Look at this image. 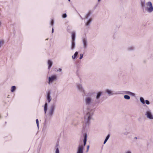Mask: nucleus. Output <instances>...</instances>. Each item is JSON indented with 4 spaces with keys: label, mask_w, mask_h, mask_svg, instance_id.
Segmentation results:
<instances>
[{
    "label": "nucleus",
    "mask_w": 153,
    "mask_h": 153,
    "mask_svg": "<svg viewBox=\"0 0 153 153\" xmlns=\"http://www.w3.org/2000/svg\"><path fill=\"white\" fill-rule=\"evenodd\" d=\"M94 110L93 109L89 108H87L85 112L84 122L85 124L84 128L86 126H88L90 123L91 120L93 119Z\"/></svg>",
    "instance_id": "1"
},
{
    "label": "nucleus",
    "mask_w": 153,
    "mask_h": 153,
    "mask_svg": "<svg viewBox=\"0 0 153 153\" xmlns=\"http://www.w3.org/2000/svg\"><path fill=\"white\" fill-rule=\"evenodd\" d=\"M88 94L87 95L85 99V105L88 107V108L93 106L94 105V100L92 97L90 96V94Z\"/></svg>",
    "instance_id": "2"
},
{
    "label": "nucleus",
    "mask_w": 153,
    "mask_h": 153,
    "mask_svg": "<svg viewBox=\"0 0 153 153\" xmlns=\"http://www.w3.org/2000/svg\"><path fill=\"white\" fill-rule=\"evenodd\" d=\"M147 7L146 10L148 13H151L153 11V7L151 1H149L146 4Z\"/></svg>",
    "instance_id": "3"
},
{
    "label": "nucleus",
    "mask_w": 153,
    "mask_h": 153,
    "mask_svg": "<svg viewBox=\"0 0 153 153\" xmlns=\"http://www.w3.org/2000/svg\"><path fill=\"white\" fill-rule=\"evenodd\" d=\"M55 109V105H51L48 112V115L50 117H52L54 114Z\"/></svg>",
    "instance_id": "4"
},
{
    "label": "nucleus",
    "mask_w": 153,
    "mask_h": 153,
    "mask_svg": "<svg viewBox=\"0 0 153 153\" xmlns=\"http://www.w3.org/2000/svg\"><path fill=\"white\" fill-rule=\"evenodd\" d=\"M105 92L106 93H107V94L109 96H111L114 95H116L120 93L119 92H115L113 91L111 89H107L105 90Z\"/></svg>",
    "instance_id": "5"
},
{
    "label": "nucleus",
    "mask_w": 153,
    "mask_h": 153,
    "mask_svg": "<svg viewBox=\"0 0 153 153\" xmlns=\"http://www.w3.org/2000/svg\"><path fill=\"white\" fill-rule=\"evenodd\" d=\"M102 92L101 91H99L97 93L96 97V100L95 101L94 104L99 103L100 102L99 99L102 94Z\"/></svg>",
    "instance_id": "6"
},
{
    "label": "nucleus",
    "mask_w": 153,
    "mask_h": 153,
    "mask_svg": "<svg viewBox=\"0 0 153 153\" xmlns=\"http://www.w3.org/2000/svg\"><path fill=\"white\" fill-rule=\"evenodd\" d=\"M145 115L147 117L150 119H153V115H152L151 111L148 109L146 112Z\"/></svg>",
    "instance_id": "7"
},
{
    "label": "nucleus",
    "mask_w": 153,
    "mask_h": 153,
    "mask_svg": "<svg viewBox=\"0 0 153 153\" xmlns=\"http://www.w3.org/2000/svg\"><path fill=\"white\" fill-rule=\"evenodd\" d=\"M83 48L85 49L87 47L88 42L87 39L86 37H83L82 38Z\"/></svg>",
    "instance_id": "8"
},
{
    "label": "nucleus",
    "mask_w": 153,
    "mask_h": 153,
    "mask_svg": "<svg viewBox=\"0 0 153 153\" xmlns=\"http://www.w3.org/2000/svg\"><path fill=\"white\" fill-rule=\"evenodd\" d=\"M84 146L82 145L79 144L77 148L76 153H83Z\"/></svg>",
    "instance_id": "9"
},
{
    "label": "nucleus",
    "mask_w": 153,
    "mask_h": 153,
    "mask_svg": "<svg viewBox=\"0 0 153 153\" xmlns=\"http://www.w3.org/2000/svg\"><path fill=\"white\" fill-rule=\"evenodd\" d=\"M76 86L78 90L84 93H85V91L81 85L79 83H77V84Z\"/></svg>",
    "instance_id": "10"
},
{
    "label": "nucleus",
    "mask_w": 153,
    "mask_h": 153,
    "mask_svg": "<svg viewBox=\"0 0 153 153\" xmlns=\"http://www.w3.org/2000/svg\"><path fill=\"white\" fill-rule=\"evenodd\" d=\"M56 75H52L51 77H49L48 78L49 79V82L48 83L49 84L50 82H52L53 81L56 79Z\"/></svg>",
    "instance_id": "11"
},
{
    "label": "nucleus",
    "mask_w": 153,
    "mask_h": 153,
    "mask_svg": "<svg viewBox=\"0 0 153 153\" xmlns=\"http://www.w3.org/2000/svg\"><path fill=\"white\" fill-rule=\"evenodd\" d=\"M130 128L127 127L124 129L123 131V134L124 135H127L130 133Z\"/></svg>",
    "instance_id": "12"
},
{
    "label": "nucleus",
    "mask_w": 153,
    "mask_h": 153,
    "mask_svg": "<svg viewBox=\"0 0 153 153\" xmlns=\"http://www.w3.org/2000/svg\"><path fill=\"white\" fill-rule=\"evenodd\" d=\"M51 93L50 92H48L47 94V99L48 101V102L49 103L51 101Z\"/></svg>",
    "instance_id": "13"
},
{
    "label": "nucleus",
    "mask_w": 153,
    "mask_h": 153,
    "mask_svg": "<svg viewBox=\"0 0 153 153\" xmlns=\"http://www.w3.org/2000/svg\"><path fill=\"white\" fill-rule=\"evenodd\" d=\"M84 139H83V144L84 146H85L86 145V141H87V134L86 133H85L83 134Z\"/></svg>",
    "instance_id": "14"
},
{
    "label": "nucleus",
    "mask_w": 153,
    "mask_h": 153,
    "mask_svg": "<svg viewBox=\"0 0 153 153\" xmlns=\"http://www.w3.org/2000/svg\"><path fill=\"white\" fill-rule=\"evenodd\" d=\"M75 41H71V49L73 50L74 49L75 47Z\"/></svg>",
    "instance_id": "15"
},
{
    "label": "nucleus",
    "mask_w": 153,
    "mask_h": 153,
    "mask_svg": "<svg viewBox=\"0 0 153 153\" xmlns=\"http://www.w3.org/2000/svg\"><path fill=\"white\" fill-rule=\"evenodd\" d=\"M48 68L49 69L52 66L53 62L51 60H48Z\"/></svg>",
    "instance_id": "16"
},
{
    "label": "nucleus",
    "mask_w": 153,
    "mask_h": 153,
    "mask_svg": "<svg viewBox=\"0 0 153 153\" xmlns=\"http://www.w3.org/2000/svg\"><path fill=\"white\" fill-rule=\"evenodd\" d=\"M75 32H73L71 35L72 41H75Z\"/></svg>",
    "instance_id": "17"
},
{
    "label": "nucleus",
    "mask_w": 153,
    "mask_h": 153,
    "mask_svg": "<svg viewBox=\"0 0 153 153\" xmlns=\"http://www.w3.org/2000/svg\"><path fill=\"white\" fill-rule=\"evenodd\" d=\"M48 103L45 102L44 105V111L45 114H46L47 110L48 109Z\"/></svg>",
    "instance_id": "18"
},
{
    "label": "nucleus",
    "mask_w": 153,
    "mask_h": 153,
    "mask_svg": "<svg viewBox=\"0 0 153 153\" xmlns=\"http://www.w3.org/2000/svg\"><path fill=\"white\" fill-rule=\"evenodd\" d=\"M59 144L57 143L55 146V153H59Z\"/></svg>",
    "instance_id": "19"
},
{
    "label": "nucleus",
    "mask_w": 153,
    "mask_h": 153,
    "mask_svg": "<svg viewBox=\"0 0 153 153\" xmlns=\"http://www.w3.org/2000/svg\"><path fill=\"white\" fill-rule=\"evenodd\" d=\"M110 137V135L109 134H108L107 135V136L106 137L105 139V140L104 141V142L103 143L104 144H105L107 142V140H108L109 139V138Z\"/></svg>",
    "instance_id": "20"
},
{
    "label": "nucleus",
    "mask_w": 153,
    "mask_h": 153,
    "mask_svg": "<svg viewBox=\"0 0 153 153\" xmlns=\"http://www.w3.org/2000/svg\"><path fill=\"white\" fill-rule=\"evenodd\" d=\"M140 102L143 104H145V100L143 97H141L140 98Z\"/></svg>",
    "instance_id": "21"
},
{
    "label": "nucleus",
    "mask_w": 153,
    "mask_h": 153,
    "mask_svg": "<svg viewBox=\"0 0 153 153\" xmlns=\"http://www.w3.org/2000/svg\"><path fill=\"white\" fill-rule=\"evenodd\" d=\"M92 21V19L90 18V19L88 21L85 23V25L86 26H88L89 25L90 23H91Z\"/></svg>",
    "instance_id": "22"
},
{
    "label": "nucleus",
    "mask_w": 153,
    "mask_h": 153,
    "mask_svg": "<svg viewBox=\"0 0 153 153\" xmlns=\"http://www.w3.org/2000/svg\"><path fill=\"white\" fill-rule=\"evenodd\" d=\"M141 7L143 8L145 6V2L144 1H141Z\"/></svg>",
    "instance_id": "23"
},
{
    "label": "nucleus",
    "mask_w": 153,
    "mask_h": 153,
    "mask_svg": "<svg viewBox=\"0 0 153 153\" xmlns=\"http://www.w3.org/2000/svg\"><path fill=\"white\" fill-rule=\"evenodd\" d=\"M134 49V47L133 46H131L128 48V51L133 50Z\"/></svg>",
    "instance_id": "24"
},
{
    "label": "nucleus",
    "mask_w": 153,
    "mask_h": 153,
    "mask_svg": "<svg viewBox=\"0 0 153 153\" xmlns=\"http://www.w3.org/2000/svg\"><path fill=\"white\" fill-rule=\"evenodd\" d=\"M16 89V87L15 86H12L11 88V91L12 92H13L15 91Z\"/></svg>",
    "instance_id": "25"
},
{
    "label": "nucleus",
    "mask_w": 153,
    "mask_h": 153,
    "mask_svg": "<svg viewBox=\"0 0 153 153\" xmlns=\"http://www.w3.org/2000/svg\"><path fill=\"white\" fill-rule=\"evenodd\" d=\"M124 97L125 99L127 100H129L130 98V97L128 95H125L124 96Z\"/></svg>",
    "instance_id": "26"
},
{
    "label": "nucleus",
    "mask_w": 153,
    "mask_h": 153,
    "mask_svg": "<svg viewBox=\"0 0 153 153\" xmlns=\"http://www.w3.org/2000/svg\"><path fill=\"white\" fill-rule=\"evenodd\" d=\"M91 14V13L90 12H89L85 16V17L84 19H87L89 16H90V15Z\"/></svg>",
    "instance_id": "27"
},
{
    "label": "nucleus",
    "mask_w": 153,
    "mask_h": 153,
    "mask_svg": "<svg viewBox=\"0 0 153 153\" xmlns=\"http://www.w3.org/2000/svg\"><path fill=\"white\" fill-rule=\"evenodd\" d=\"M146 103L147 105H149L150 104V102L148 100H146L145 101V103Z\"/></svg>",
    "instance_id": "28"
},
{
    "label": "nucleus",
    "mask_w": 153,
    "mask_h": 153,
    "mask_svg": "<svg viewBox=\"0 0 153 153\" xmlns=\"http://www.w3.org/2000/svg\"><path fill=\"white\" fill-rule=\"evenodd\" d=\"M78 52L77 51L76 52L74 55V57H76L78 55Z\"/></svg>",
    "instance_id": "29"
},
{
    "label": "nucleus",
    "mask_w": 153,
    "mask_h": 153,
    "mask_svg": "<svg viewBox=\"0 0 153 153\" xmlns=\"http://www.w3.org/2000/svg\"><path fill=\"white\" fill-rule=\"evenodd\" d=\"M36 124H37V126H38V128L39 127V120H38V119H37L36 120Z\"/></svg>",
    "instance_id": "30"
},
{
    "label": "nucleus",
    "mask_w": 153,
    "mask_h": 153,
    "mask_svg": "<svg viewBox=\"0 0 153 153\" xmlns=\"http://www.w3.org/2000/svg\"><path fill=\"white\" fill-rule=\"evenodd\" d=\"M36 124H37V126H38V128L39 127V120H38V119H37L36 120Z\"/></svg>",
    "instance_id": "31"
},
{
    "label": "nucleus",
    "mask_w": 153,
    "mask_h": 153,
    "mask_svg": "<svg viewBox=\"0 0 153 153\" xmlns=\"http://www.w3.org/2000/svg\"><path fill=\"white\" fill-rule=\"evenodd\" d=\"M62 16L63 18H65L67 17V15L66 13H64L62 15Z\"/></svg>",
    "instance_id": "32"
},
{
    "label": "nucleus",
    "mask_w": 153,
    "mask_h": 153,
    "mask_svg": "<svg viewBox=\"0 0 153 153\" xmlns=\"http://www.w3.org/2000/svg\"><path fill=\"white\" fill-rule=\"evenodd\" d=\"M51 25L52 26H53V24H54V21H53V20H52L51 21Z\"/></svg>",
    "instance_id": "33"
},
{
    "label": "nucleus",
    "mask_w": 153,
    "mask_h": 153,
    "mask_svg": "<svg viewBox=\"0 0 153 153\" xmlns=\"http://www.w3.org/2000/svg\"><path fill=\"white\" fill-rule=\"evenodd\" d=\"M83 57V54H80V57L79 58L80 59H81Z\"/></svg>",
    "instance_id": "34"
},
{
    "label": "nucleus",
    "mask_w": 153,
    "mask_h": 153,
    "mask_svg": "<svg viewBox=\"0 0 153 153\" xmlns=\"http://www.w3.org/2000/svg\"><path fill=\"white\" fill-rule=\"evenodd\" d=\"M130 95H131L132 96H135V94L133 93H132L131 92L130 94Z\"/></svg>",
    "instance_id": "35"
},
{
    "label": "nucleus",
    "mask_w": 153,
    "mask_h": 153,
    "mask_svg": "<svg viewBox=\"0 0 153 153\" xmlns=\"http://www.w3.org/2000/svg\"><path fill=\"white\" fill-rule=\"evenodd\" d=\"M131 92H130V91H127L126 94H129V95H130V93H131Z\"/></svg>",
    "instance_id": "36"
},
{
    "label": "nucleus",
    "mask_w": 153,
    "mask_h": 153,
    "mask_svg": "<svg viewBox=\"0 0 153 153\" xmlns=\"http://www.w3.org/2000/svg\"><path fill=\"white\" fill-rule=\"evenodd\" d=\"M89 145H88L87 146V151H86V152H87L88 150V149H89Z\"/></svg>",
    "instance_id": "37"
},
{
    "label": "nucleus",
    "mask_w": 153,
    "mask_h": 153,
    "mask_svg": "<svg viewBox=\"0 0 153 153\" xmlns=\"http://www.w3.org/2000/svg\"><path fill=\"white\" fill-rule=\"evenodd\" d=\"M125 153H132L130 151H128L126 152Z\"/></svg>",
    "instance_id": "38"
},
{
    "label": "nucleus",
    "mask_w": 153,
    "mask_h": 153,
    "mask_svg": "<svg viewBox=\"0 0 153 153\" xmlns=\"http://www.w3.org/2000/svg\"><path fill=\"white\" fill-rule=\"evenodd\" d=\"M57 71H60H60H62V69H61V68H59L58 69V70H57Z\"/></svg>",
    "instance_id": "39"
},
{
    "label": "nucleus",
    "mask_w": 153,
    "mask_h": 153,
    "mask_svg": "<svg viewBox=\"0 0 153 153\" xmlns=\"http://www.w3.org/2000/svg\"><path fill=\"white\" fill-rule=\"evenodd\" d=\"M72 58L73 59H74L76 58V57H74V56L73 55L72 56Z\"/></svg>",
    "instance_id": "40"
},
{
    "label": "nucleus",
    "mask_w": 153,
    "mask_h": 153,
    "mask_svg": "<svg viewBox=\"0 0 153 153\" xmlns=\"http://www.w3.org/2000/svg\"><path fill=\"white\" fill-rule=\"evenodd\" d=\"M53 32H54V29L53 28H52V33H53Z\"/></svg>",
    "instance_id": "41"
},
{
    "label": "nucleus",
    "mask_w": 153,
    "mask_h": 153,
    "mask_svg": "<svg viewBox=\"0 0 153 153\" xmlns=\"http://www.w3.org/2000/svg\"><path fill=\"white\" fill-rule=\"evenodd\" d=\"M101 1V0H98V1L99 2H100Z\"/></svg>",
    "instance_id": "42"
},
{
    "label": "nucleus",
    "mask_w": 153,
    "mask_h": 153,
    "mask_svg": "<svg viewBox=\"0 0 153 153\" xmlns=\"http://www.w3.org/2000/svg\"><path fill=\"white\" fill-rule=\"evenodd\" d=\"M135 139H137V137H135Z\"/></svg>",
    "instance_id": "43"
},
{
    "label": "nucleus",
    "mask_w": 153,
    "mask_h": 153,
    "mask_svg": "<svg viewBox=\"0 0 153 153\" xmlns=\"http://www.w3.org/2000/svg\"><path fill=\"white\" fill-rule=\"evenodd\" d=\"M68 1H70V0H68Z\"/></svg>",
    "instance_id": "44"
}]
</instances>
